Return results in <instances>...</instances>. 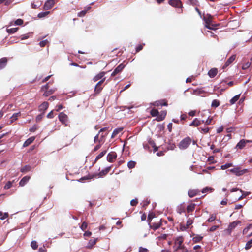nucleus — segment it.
<instances>
[{
  "label": "nucleus",
  "mask_w": 252,
  "mask_h": 252,
  "mask_svg": "<svg viewBox=\"0 0 252 252\" xmlns=\"http://www.w3.org/2000/svg\"><path fill=\"white\" fill-rule=\"evenodd\" d=\"M184 239L182 237H177L175 240L174 245L173 246L174 252H187L188 250L183 245Z\"/></svg>",
  "instance_id": "obj_1"
},
{
  "label": "nucleus",
  "mask_w": 252,
  "mask_h": 252,
  "mask_svg": "<svg viewBox=\"0 0 252 252\" xmlns=\"http://www.w3.org/2000/svg\"><path fill=\"white\" fill-rule=\"evenodd\" d=\"M192 140L189 137H186L182 140L178 144V147L181 150L187 149L191 144Z\"/></svg>",
  "instance_id": "obj_2"
},
{
  "label": "nucleus",
  "mask_w": 252,
  "mask_h": 252,
  "mask_svg": "<svg viewBox=\"0 0 252 252\" xmlns=\"http://www.w3.org/2000/svg\"><path fill=\"white\" fill-rule=\"evenodd\" d=\"M229 171L237 176H241L249 172L248 169H242L241 167L239 166H235L234 168L229 170Z\"/></svg>",
  "instance_id": "obj_3"
},
{
  "label": "nucleus",
  "mask_w": 252,
  "mask_h": 252,
  "mask_svg": "<svg viewBox=\"0 0 252 252\" xmlns=\"http://www.w3.org/2000/svg\"><path fill=\"white\" fill-rule=\"evenodd\" d=\"M60 121L63 125L67 126L66 123L68 121L67 116L63 112H61L58 116Z\"/></svg>",
  "instance_id": "obj_4"
},
{
  "label": "nucleus",
  "mask_w": 252,
  "mask_h": 252,
  "mask_svg": "<svg viewBox=\"0 0 252 252\" xmlns=\"http://www.w3.org/2000/svg\"><path fill=\"white\" fill-rule=\"evenodd\" d=\"M251 142H252V141L251 140L242 139L237 143L236 148L240 149H242L243 148L245 147L247 143Z\"/></svg>",
  "instance_id": "obj_5"
},
{
  "label": "nucleus",
  "mask_w": 252,
  "mask_h": 252,
  "mask_svg": "<svg viewBox=\"0 0 252 252\" xmlns=\"http://www.w3.org/2000/svg\"><path fill=\"white\" fill-rule=\"evenodd\" d=\"M240 223V221H234L231 223H230L228 226V228L227 229V231L230 234L232 232V231L237 226L238 224Z\"/></svg>",
  "instance_id": "obj_6"
},
{
  "label": "nucleus",
  "mask_w": 252,
  "mask_h": 252,
  "mask_svg": "<svg viewBox=\"0 0 252 252\" xmlns=\"http://www.w3.org/2000/svg\"><path fill=\"white\" fill-rule=\"evenodd\" d=\"M169 3L173 7L182 8V4L179 0H171L169 1Z\"/></svg>",
  "instance_id": "obj_7"
},
{
  "label": "nucleus",
  "mask_w": 252,
  "mask_h": 252,
  "mask_svg": "<svg viewBox=\"0 0 252 252\" xmlns=\"http://www.w3.org/2000/svg\"><path fill=\"white\" fill-rule=\"evenodd\" d=\"M105 78L102 79L100 81H99L95 85L94 92L96 94H98L100 92V91L102 89V87H101L102 84L105 81Z\"/></svg>",
  "instance_id": "obj_8"
},
{
  "label": "nucleus",
  "mask_w": 252,
  "mask_h": 252,
  "mask_svg": "<svg viewBox=\"0 0 252 252\" xmlns=\"http://www.w3.org/2000/svg\"><path fill=\"white\" fill-rule=\"evenodd\" d=\"M117 158V154L112 152L109 153L107 156V160L108 162L112 163Z\"/></svg>",
  "instance_id": "obj_9"
},
{
  "label": "nucleus",
  "mask_w": 252,
  "mask_h": 252,
  "mask_svg": "<svg viewBox=\"0 0 252 252\" xmlns=\"http://www.w3.org/2000/svg\"><path fill=\"white\" fill-rule=\"evenodd\" d=\"M54 4L55 2L54 0H47L44 4V9L46 10H50L53 7Z\"/></svg>",
  "instance_id": "obj_10"
},
{
  "label": "nucleus",
  "mask_w": 252,
  "mask_h": 252,
  "mask_svg": "<svg viewBox=\"0 0 252 252\" xmlns=\"http://www.w3.org/2000/svg\"><path fill=\"white\" fill-rule=\"evenodd\" d=\"M149 224L151 228L156 230L160 227L161 225V219L158 222L149 223Z\"/></svg>",
  "instance_id": "obj_11"
},
{
  "label": "nucleus",
  "mask_w": 252,
  "mask_h": 252,
  "mask_svg": "<svg viewBox=\"0 0 252 252\" xmlns=\"http://www.w3.org/2000/svg\"><path fill=\"white\" fill-rule=\"evenodd\" d=\"M125 65H124L123 63L120 64L114 69V70L111 74V76H115L116 74H118L119 73L122 71Z\"/></svg>",
  "instance_id": "obj_12"
},
{
  "label": "nucleus",
  "mask_w": 252,
  "mask_h": 252,
  "mask_svg": "<svg viewBox=\"0 0 252 252\" xmlns=\"http://www.w3.org/2000/svg\"><path fill=\"white\" fill-rule=\"evenodd\" d=\"M204 20L205 23V27H206L208 29L213 30L214 29L211 26V24L212 22L211 15H209L208 18H204Z\"/></svg>",
  "instance_id": "obj_13"
},
{
  "label": "nucleus",
  "mask_w": 252,
  "mask_h": 252,
  "mask_svg": "<svg viewBox=\"0 0 252 252\" xmlns=\"http://www.w3.org/2000/svg\"><path fill=\"white\" fill-rule=\"evenodd\" d=\"M111 167H107L105 169L101 171L99 173L96 174L95 176L102 177L106 175L110 170Z\"/></svg>",
  "instance_id": "obj_14"
},
{
  "label": "nucleus",
  "mask_w": 252,
  "mask_h": 252,
  "mask_svg": "<svg viewBox=\"0 0 252 252\" xmlns=\"http://www.w3.org/2000/svg\"><path fill=\"white\" fill-rule=\"evenodd\" d=\"M235 55H233L231 56L230 57H229V58L226 62L225 65L223 67V68H224L225 67H226L228 66H229L235 60Z\"/></svg>",
  "instance_id": "obj_15"
},
{
  "label": "nucleus",
  "mask_w": 252,
  "mask_h": 252,
  "mask_svg": "<svg viewBox=\"0 0 252 252\" xmlns=\"http://www.w3.org/2000/svg\"><path fill=\"white\" fill-rule=\"evenodd\" d=\"M48 102H44L39 106V111L43 112L44 113V111L48 108Z\"/></svg>",
  "instance_id": "obj_16"
},
{
  "label": "nucleus",
  "mask_w": 252,
  "mask_h": 252,
  "mask_svg": "<svg viewBox=\"0 0 252 252\" xmlns=\"http://www.w3.org/2000/svg\"><path fill=\"white\" fill-rule=\"evenodd\" d=\"M191 93L194 95H201L205 93V91L201 88H198L193 90Z\"/></svg>",
  "instance_id": "obj_17"
},
{
  "label": "nucleus",
  "mask_w": 252,
  "mask_h": 252,
  "mask_svg": "<svg viewBox=\"0 0 252 252\" xmlns=\"http://www.w3.org/2000/svg\"><path fill=\"white\" fill-rule=\"evenodd\" d=\"M167 112L166 111H162L160 114H158L157 120L158 121H162L165 117Z\"/></svg>",
  "instance_id": "obj_18"
},
{
  "label": "nucleus",
  "mask_w": 252,
  "mask_h": 252,
  "mask_svg": "<svg viewBox=\"0 0 252 252\" xmlns=\"http://www.w3.org/2000/svg\"><path fill=\"white\" fill-rule=\"evenodd\" d=\"M199 191L198 189H190L188 191V195L189 197L192 198L197 195Z\"/></svg>",
  "instance_id": "obj_19"
},
{
  "label": "nucleus",
  "mask_w": 252,
  "mask_h": 252,
  "mask_svg": "<svg viewBox=\"0 0 252 252\" xmlns=\"http://www.w3.org/2000/svg\"><path fill=\"white\" fill-rule=\"evenodd\" d=\"M35 139V137L32 136L27 139L24 143L23 146L24 147H27L32 143Z\"/></svg>",
  "instance_id": "obj_20"
},
{
  "label": "nucleus",
  "mask_w": 252,
  "mask_h": 252,
  "mask_svg": "<svg viewBox=\"0 0 252 252\" xmlns=\"http://www.w3.org/2000/svg\"><path fill=\"white\" fill-rule=\"evenodd\" d=\"M30 177L28 176H24L20 181L19 185L20 186H24L29 181Z\"/></svg>",
  "instance_id": "obj_21"
},
{
  "label": "nucleus",
  "mask_w": 252,
  "mask_h": 252,
  "mask_svg": "<svg viewBox=\"0 0 252 252\" xmlns=\"http://www.w3.org/2000/svg\"><path fill=\"white\" fill-rule=\"evenodd\" d=\"M217 69L214 68L209 71L208 74L210 78H214L217 75Z\"/></svg>",
  "instance_id": "obj_22"
},
{
  "label": "nucleus",
  "mask_w": 252,
  "mask_h": 252,
  "mask_svg": "<svg viewBox=\"0 0 252 252\" xmlns=\"http://www.w3.org/2000/svg\"><path fill=\"white\" fill-rule=\"evenodd\" d=\"M105 73L104 72H101L96 75L93 79L94 82H96L98 80L101 79L104 76Z\"/></svg>",
  "instance_id": "obj_23"
},
{
  "label": "nucleus",
  "mask_w": 252,
  "mask_h": 252,
  "mask_svg": "<svg viewBox=\"0 0 252 252\" xmlns=\"http://www.w3.org/2000/svg\"><path fill=\"white\" fill-rule=\"evenodd\" d=\"M97 239V238L90 239L87 247L89 249L92 248L96 244Z\"/></svg>",
  "instance_id": "obj_24"
},
{
  "label": "nucleus",
  "mask_w": 252,
  "mask_h": 252,
  "mask_svg": "<svg viewBox=\"0 0 252 252\" xmlns=\"http://www.w3.org/2000/svg\"><path fill=\"white\" fill-rule=\"evenodd\" d=\"M7 60L6 58L0 59V70L3 68L6 65Z\"/></svg>",
  "instance_id": "obj_25"
},
{
  "label": "nucleus",
  "mask_w": 252,
  "mask_h": 252,
  "mask_svg": "<svg viewBox=\"0 0 252 252\" xmlns=\"http://www.w3.org/2000/svg\"><path fill=\"white\" fill-rule=\"evenodd\" d=\"M153 105L155 106H167V103L164 100H160L155 101Z\"/></svg>",
  "instance_id": "obj_26"
},
{
  "label": "nucleus",
  "mask_w": 252,
  "mask_h": 252,
  "mask_svg": "<svg viewBox=\"0 0 252 252\" xmlns=\"http://www.w3.org/2000/svg\"><path fill=\"white\" fill-rule=\"evenodd\" d=\"M185 210L186 207L183 205H180L178 206L177 208V211L180 214H181L182 213H185Z\"/></svg>",
  "instance_id": "obj_27"
},
{
  "label": "nucleus",
  "mask_w": 252,
  "mask_h": 252,
  "mask_svg": "<svg viewBox=\"0 0 252 252\" xmlns=\"http://www.w3.org/2000/svg\"><path fill=\"white\" fill-rule=\"evenodd\" d=\"M194 236L193 237L192 240H193V241L195 243L199 242L203 239V236H201V235H199L198 234H196V235L194 234Z\"/></svg>",
  "instance_id": "obj_28"
},
{
  "label": "nucleus",
  "mask_w": 252,
  "mask_h": 252,
  "mask_svg": "<svg viewBox=\"0 0 252 252\" xmlns=\"http://www.w3.org/2000/svg\"><path fill=\"white\" fill-rule=\"evenodd\" d=\"M202 123V121L198 120L197 118H195L190 124V126H198L200 125Z\"/></svg>",
  "instance_id": "obj_29"
},
{
  "label": "nucleus",
  "mask_w": 252,
  "mask_h": 252,
  "mask_svg": "<svg viewBox=\"0 0 252 252\" xmlns=\"http://www.w3.org/2000/svg\"><path fill=\"white\" fill-rule=\"evenodd\" d=\"M195 204L191 203L187 207V211L188 213H190L195 209Z\"/></svg>",
  "instance_id": "obj_30"
},
{
  "label": "nucleus",
  "mask_w": 252,
  "mask_h": 252,
  "mask_svg": "<svg viewBox=\"0 0 252 252\" xmlns=\"http://www.w3.org/2000/svg\"><path fill=\"white\" fill-rule=\"evenodd\" d=\"M107 130V127H104V128H101L99 131V133L94 137V142L95 143L97 141H99V139H98V136H99V134L101 133V132H104V131H105L106 130Z\"/></svg>",
  "instance_id": "obj_31"
},
{
  "label": "nucleus",
  "mask_w": 252,
  "mask_h": 252,
  "mask_svg": "<svg viewBox=\"0 0 252 252\" xmlns=\"http://www.w3.org/2000/svg\"><path fill=\"white\" fill-rule=\"evenodd\" d=\"M20 115H21V113L20 112H18V113H14L12 115V116L10 117L11 122H13L16 121V120H17L18 117L19 116H20Z\"/></svg>",
  "instance_id": "obj_32"
},
{
  "label": "nucleus",
  "mask_w": 252,
  "mask_h": 252,
  "mask_svg": "<svg viewBox=\"0 0 252 252\" xmlns=\"http://www.w3.org/2000/svg\"><path fill=\"white\" fill-rule=\"evenodd\" d=\"M123 129V128H118L114 129L112 132L111 138L115 137L119 132L122 131Z\"/></svg>",
  "instance_id": "obj_33"
},
{
  "label": "nucleus",
  "mask_w": 252,
  "mask_h": 252,
  "mask_svg": "<svg viewBox=\"0 0 252 252\" xmlns=\"http://www.w3.org/2000/svg\"><path fill=\"white\" fill-rule=\"evenodd\" d=\"M31 169V167L29 165H25V166H24L23 167H22L20 171L21 172L25 173V172L30 171Z\"/></svg>",
  "instance_id": "obj_34"
},
{
  "label": "nucleus",
  "mask_w": 252,
  "mask_h": 252,
  "mask_svg": "<svg viewBox=\"0 0 252 252\" xmlns=\"http://www.w3.org/2000/svg\"><path fill=\"white\" fill-rule=\"evenodd\" d=\"M107 151L104 150L102 152H101L98 156H97L95 158L94 162H95L96 161L99 160L100 158H101L102 157H103L105 154L106 153Z\"/></svg>",
  "instance_id": "obj_35"
},
{
  "label": "nucleus",
  "mask_w": 252,
  "mask_h": 252,
  "mask_svg": "<svg viewBox=\"0 0 252 252\" xmlns=\"http://www.w3.org/2000/svg\"><path fill=\"white\" fill-rule=\"evenodd\" d=\"M240 96V94H237L231 98L230 100V104H234L239 99Z\"/></svg>",
  "instance_id": "obj_36"
},
{
  "label": "nucleus",
  "mask_w": 252,
  "mask_h": 252,
  "mask_svg": "<svg viewBox=\"0 0 252 252\" xmlns=\"http://www.w3.org/2000/svg\"><path fill=\"white\" fill-rule=\"evenodd\" d=\"M55 90H56L55 89H50V90H47L45 91L43 95L45 96H48L49 95L52 94L55 91Z\"/></svg>",
  "instance_id": "obj_37"
},
{
  "label": "nucleus",
  "mask_w": 252,
  "mask_h": 252,
  "mask_svg": "<svg viewBox=\"0 0 252 252\" xmlns=\"http://www.w3.org/2000/svg\"><path fill=\"white\" fill-rule=\"evenodd\" d=\"M220 101L217 99H214L212 101L211 107L216 108L220 105Z\"/></svg>",
  "instance_id": "obj_38"
},
{
  "label": "nucleus",
  "mask_w": 252,
  "mask_h": 252,
  "mask_svg": "<svg viewBox=\"0 0 252 252\" xmlns=\"http://www.w3.org/2000/svg\"><path fill=\"white\" fill-rule=\"evenodd\" d=\"M49 13V11L41 12L38 13L37 17L39 18H44L48 15Z\"/></svg>",
  "instance_id": "obj_39"
},
{
  "label": "nucleus",
  "mask_w": 252,
  "mask_h": 252,
  "mask_svg": "<svg viewBox=\"0 0 252 252\" xmlns=\"http://www.w3.org/2000/svg\"><path fill=\"white\" fill-rule=\"evenodd\" d=\"M193 223V220L192 219L189 218L188 219L187 221V223H186V226H184V229H187L189 226H190V225H191Z\"/></svg>",
  "instance_id": "obj_40"
},
{
  "label": "nucleus",
  "mask_w": 252,
  "mask_h": 252,
  "mask_svg": "<svg viewBox=\"0 0 252 252\" xmlns=\"http://www.w3.org/2000/svg\"><path fill=\"white\" fill-rule=\"evenodd\" d=\"M214 190V189L212 188H210V187H206L205 188H204L202 190V193H206V192H208L209 191H213Z\"/></svg>",
  "instance_id": "obj_41"
},
{
  "label": "nucleus",
  "mask_w": 252,
  "mask_h": 252,
  "mask_svg": "<svg viewBox=\"0 0 252 252\" xmlns=\"http://www.w3.org/2000/svg\"><path fill=\"white\" fill-rule=\"evenodd\" d=\"M233 164L232 163H227L224 165L221 166V169L222 170H224L227 169L230 167L233 166Z\"/></svg>",
  "instance_id": "obj_42"
},
{
  "label": "nucleus",
  "mask_w": 252,
  "mask_h": 252,
  "mask_svg": "<svg viewBox=\"0 0 252 252\" xmlns=\"http://www.w3.org/2000/svg\"><path fill=\"white\" fill-rule=\"evenodd\" d=\"M18 29V28H13L10 29H7L6 31L8 33L12 34L16 32L17 31Z\"/></svg>",
  "instance_id": "obj_43"
},
{
  "label": "nucleus",
  "mask_w": 252,
  "mask_h": 252,
  "mask_svg": "<svg viewBox=\"0 0 252 252\" xmlns=\"http://www.w3.org/2000/svg\"><path fill=\"white\" fill-rule=\"evenodd\" d=\"M136 165V162L134 161H129L127 163V166L129 169L134 168Z\"/></svg>",
  "instance_id": "obj_44"
},
{
  "label": "nucleus",
  "mask_w": 252,
  "mask_h": 252,
  "mask_svg": "<svg viewBox=\"0 0 252 252\" xmlns=\"http://www.w3.org/2000/svg\"><path fill=\"white\" fill-rule=\"evenodd\" d=\"M8 217V214L7 213H3L0 212V219L1 220H4Z\"/></svg>",
  "instance_id": "obj_45"
},
{
  "label": "nucleus",
  "mask_w": 252,
  "mask_h": 252,
  "mask_svg": "<svg viewBox=\"0 0 252 252\" xmlns=\"http://www.w3.org/2000/svg\"><path fill=\"white\" fill-rule=\"evenodd\" d=\"M151 115L153 116H158L159 112L157 109H153L150 112Z\"/></svg>",
  "instance_id": "obj_46"
},
{
  "label": "nucleus",
  "mask_w": 252,
  "mask_h": 252,
  "mask_svg": "<svg viewBox=\"0 0 252 252\" xmlns=\"http://www.w3.org/2000/svg\"><path fill=\"white\" fill-rule=\"evenodd\" d=\"M252 246V239L249 240L246 244L245 249L246 250H248L250 249Z\"/></svg>",
  "instance_id": "obj_47"
},
{
  "label": "nucleus",
  "mask_w": 252,
  "mask_h": 252,
  "mask_svg": "<svg viewBox=\"0 0 252 252\" xmlns=\"http://www.w3.org/2000/svg\"><path fill=\"white\" fill-rule=\"evenodd\" d=\"M197 3V0H187V3L188 4L196 5Z\"/></svg>",
  "instance_id": "obj_48"
},
{
  "label": "nucleus",
  "mask_w": 252,
  "mask_h": 252,
  "mask_svg": "<svg viewBox=\"0 0 252 252\" xmlns=\"http://www.w3.org/2000/svg\"><path fill=\"white\" fill-rule=\"evenodd\" d=\"M251 65V63L249 62H247L245 63H244L242 66V69L243 70L247 69Z\"/></svg>",
  "instance_id": "obj_49"
},
{
  "label": "nucleus",
  "mask_w": 252,
  "mask_h": 252,
  "mask_svg": "<svg viewBox=\"0 0 252 252\" xmlns=\"http://www.w3.org/2000/svg\"><path fill=\"white\" fill-rule=\"evenodd\" d=\"M41 5V3L39 2H37L35 3H32V8L33 9H37L38 7H39Z\"/></svg>",
  "instance_id": "obj_50"
},
{
  "label": "nucleus",
  "mask_w": 252,
  "mask_h": 252,
  "mask_svg": "<svg viewBox=\"0 0 252 252\" xmlns=\"http://www.w3.org/2000/svg\"><path fill=\"white\" fill-rule=\"evenodd\" d=\"M31 246L32 247V248L34 250L36 249L38 247V245L35 241H32L31 243Z\"/></svg>",
  "instance_id": "obj_51"
},
{
  "label": "nucleus",
  "mask_w": 252,
  "mask_h": 252,
  "mask_svg": "<svg viewBox=\"0 0 252 252\" xmlns=\"http://www.w3.org/2000/svg\"><path fill=\"white\" fill-rule=\"evenodd\" d=\"M87 226H88V224H87V222H86L85 221H84L82 223V225L80 226V227L82 231H84L85 229H87Z\"/></svg>",
  "instance_id": "obj_52"
},
{
  "label": "nucleus",
  "mask_w": 252,
  "mask_h": 252,
  "mask_svg": "<svg viewBox=\"0 0 252 252\" xmlns=\"http://www.w3.org/2000/svg\"><path fill=\"white\" fill-rule=\"evenodd\" d=\"M48 43V41L47 39H45L44 40L41 41L39 43V45L41 47H44L47 43Z\"/></svg>",
  "instance_id": "obj_53"
},
{
  "label": "nucleus",
  "mask_w": 252,
  "mask_h": 252,
  "mask_svg": "<svg viewBox=\"0 0 252 252\" xmlns=\"http://www.w3.org/2000/svg\"><path fill=\"white\" fill-rule=\"evenodd\" d=\"M12 186V182L10 181H8L7 182V183L5 184V185L4 187V189H10Z\"/></svg>",
  "instance_id": "obj_54"
},
{
  "label": "nucleus",
  "mask_w": 252,
  "mask_h": 252,
  "mask_svg": "<svg viewBox=\"0 0 252 252\" xmlns=\"http://www.w3.org/2000/svg\"><path fill=\"white\" fill-rule=\"evenodd\" d=\"M198 129L201 132H202L204 133H207L209 131V128H208V127H206V128H201L200 127V128H199Z\"/></svg>",
  "instance_id": "obj_55"
},
{
  "label": "nucleus",
  "mask_w": 252,
  "mask_h": 252,
  "mask_svg": "<svg viewBox=\"0 0 252 252\" xmlns=\"http://www.w3.org/2000/svg\"><path fill=\"white\" fill-rule=\"evenodd\" d=\"M216 219V215L214 214H212L210 218L207 220V221L209 222H212Z\"/></svg>",
  "instance_id": "obj_56"
},
{
  "label": "nucleus",
  "mask_w": 252,
  "mask_h": 252,
  "mask_svg": "<svg viewBox=\"0 0 252 252\" xmlns=\"http://www.w3.org/2000/svg\"><path fill=\"white\" fill-rule=\"evenodd\" d=\"M16 25H21L23 23V20L21 19H18L14 22Z\"/></svg>",
  "instance_id": "obj_57"
},
{
  "label": "nucleus",
  "mask_w": 252,
  "mask_h": 252,
  "mask_svg": "<svg viewBox=\"0 0 252 252\" xmlns=\"http://www.w3.org/2000/svg\"><path fill=\"white\" fill-rule=\"evenodd\" d=\"M102 133L100 135V137L99 139V142H102L104 140V138L106 136V135L107 134V133L104 134L103 133V132H101Z\"/></svg>",
  "instance_id": "obj_58"
},
{
  "label": "nucleus",
  "mask_w": 252,
  "mask_h": 252,
  "mask_svg": "<svg viewBox=\"0 0 252 252\" xmlns=\"http://www.w3.org/2000/svg\"><path fill=\"white\" fill-rule=\"evenodd\" d=\"M212 120V118H210L209 117L206 120L205 122L204 120L202 121V123H204L205 125H209L211 124V121Z\"/></svg>",
  "instance_id": "obj_59"
},
{
  "label": "nucleus",
  "mask_w": 252,
  "mask_h": 252,
  "mask_svg": "<svg viewBox=\"0 0 252 252\" xmlns=\"http://www.w3.org/2000/svg\"><path fill=\"white\" fill-rule=\"evenodd\" d=\"M167 234H162L158 236V238L159 240H165L167 238Z\"/></svg>",
  "instance_id": "obj_60"
},
{
  "label": "nucleus",
  "mask_w": 252,
  "mask_h": 252,
  "mask_svg": "<svg viewBox=\"0 0 252 252\" xmlns=\"http://www.w3.org/2000/svg\"><path fill=\"white\" fill-rule=\"evenodd\" d=\"M86 13V10H82V11H80V12L78 13V16L79 17H83L84 16H85Z\"/></svg>",
  "instance_id": "obj_61"
},
{
  "label": "nucleus",
  "mask_w": 252,
  "mask_h": 252,
  "mask_svg": "<svg viewBox=\"0 0 252 252\" xmlns=\"http://www.w3.org/2000/svg\"><path fill=\"white\" fill-rule=\"evenodd\" d=\"M138 203V201L136 199H133L130 201V204L132 206H135Z\"/></svg>",
  "instance_id": "obj_62"
},
{
  "label": "nucleus",
  "mask_w": 252,
  "mask_h": 252,
  "mask_svg": "<svg viewBox=\"0 0 252 252\" xmlns=\"http://www.w3.org/2000/svg\"><path fill=\"white\" fill-rule=\"evenodd\" d=\"M218 227L219 226L218 225H213L210 228L209 231L211 232L214 231L218 228Z\"/></svg>",
  "instance_id": "obj_63"
},
{
  "label": "nucleus",
  "mask_w": 252,
  "mask_h": 252,
  "mask_svg": "<svg viewBox=\"0 0 252 252\" xmlns=\"http://www.w3.org/2000/svg\"><path fill=\"white\" fill-rule=\"evenodd\" d=\"M148 250L142 247H139V252H148Z\"/></svg>",
  "instance_id": "obj_64"
}]
</instances>
